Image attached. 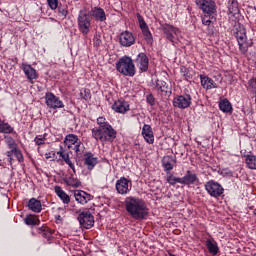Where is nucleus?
I'll return each instance as SVG.
<instances>
[{
	"label": "nucleus",
	"instance_id": "obj_1",
	"mask_svg": "<svg viewBox=\"0 0 256 256\" xmlns=\"http://www.w3.org/2000/svg\"><path fill=\"white\" fill-rule=\"evenodd\" d=\"M124 207L135 221H143L147 219L149 216V208H147V203L145 200L135 197V196H128L124 200Z\"/></svg>",
	"mask_w": 256,
	"mask_h": 256
},
{
	"label": "nucleus",
	"instance_id": "obj_2",
	"mask_svg": "<svg viewBox=\"0 0 256 256\" xmlns=\"http://www.w3.org/2000/svg\"><path fill=\"white\" fill-rule=\"evenodd\" d=\"M96 123L98 127L93 128L92 137L95 141L101 143H113L117 139V130L109 124L107 119L103 116L97 118Z\"/></svg>",
	"mask_w": 256,
	"mask_h": 256
},
{
	"label": "nucleus",
	"instance_id": "obj_3",
	"mask_svg": "<svg viewBox=\"0 0 256 256\" xmlns=\"http://www.w3.org/2000/svg\"><path fill=\"white\" fill-rule=\"evenodd\" d=\"M93 21V17L89 13L87 9H82L78 13L77 23L78 30L82 35L87 36L91 32V23Z\"/></svg>",
	"mask_w": 256,
	"mask_h": 256
},
{
	"label": "nucleus",
	"instance_id": "obj_4",
	"mask_svg": "<svg viewBox=\"0 0 256 256\" xmlns=\"http://www.w3.org/2000/svg\"><path fill=\"white\" fill-rule=\"evenodd\" d=\"M116 69L118 73L126 77H135V64L133 63V59L129 56L120 58L116 63Z\"/></svg>",
	"mask_w": 256,
	"mask_h": 256
},
{
	"label": "nucleus",
	"instance_id": "obj_5",
	"mask_svg": "<svg viewBox=\"0 0 256 256\" xmlns=\"http://www.w3.org/2000/svg\"><path fill=\"white\" fill-rule=\"evenodd\" d=\"M234 36L238 41L239 50L245 55L249 51V42H247V31L243 24L238 23L234 26Z\"/></svg>",
	"mask_w": 256,
	"mask_h": 256
},
{
	"label": "nucleus",
	"instance_id": "obj_6",
	"mask_svg": "<svg viewBox=\"0 0 256 256\" xmlns=\"http://www.w3.org/2000/svg\"><path fill=\"white\" fill-rule=\"evenodd\" d=\"M160 27L167 41H170V43H172L173 45H175V43L179 41V35H181V31L179 30V28L167 23L162 24Z\"/></svg>",
	"mask_w": 256,
	"mask_h": 256
},
{
	"label": "nucleus",
	"instance_id": "obj_7",
	"mask_svg": "<svg viewBox=\"0 0 256 256\" xmlns=\"http://www.w3.org/2000/svg\"><path fill=\"white\" fill-rule=\"evenodd\" d=\"M204 187L208 195H210V197H214V199L221 197V195L225 193V189L223 188V186L215 180H210L206 182Z\"/></svg>",
	"mask_w": 256,
	"mask_h": 256
},
{
	"label": "nucleus",
	"instance_id": "obj_8",
	"mask_svg": "<svg viewBox=\"0 0 256 256\" xmlns=\"http://www.w3.org/2000/svg\"><path fill=\"white\" fill-rule=\"evenodd\" d=\"M195 3L203 12L204 15H216L217 14V4L214 0H195Z\"/></svg>",
	"mask_w": 256,
	"mask_h": 256
},
{
	"label": "nucleus",
	"instance_id": "obj_9",
	"mask_svg": "<svg viewBox=\"0 0 256 256\" xmlns=\"http://www.w3.org/2000/svg\"><path fill=\"white\" fill-rule=\"evenodd\" d=\"M192 101L193 98L190 94H182L174 97L172 103L173 106L177 109H189V107H191Z\"/></svg>",
	"mask_w": 256,
	"mask_h": 256
},
{
	"label": "nucleus",
	"instance_id": "obj_10",
	"mask_svg": "<svg viewBox=\"0 0 256 256\" xmlns=\"http://www.w3.org/2000/svg\"><path fill=\"white\" fill-rule=\"evenodd\" d=\"M78 221L84 229H91L95 225V217L89 210L82 211L78 216Z\"/></svg>",
	"mask_w": 256,
	"mask_h": 256
},
{
	"label": "nucleus",
	"instance_id": "obj_11",
	"mask_svg": "<svg viewBox=\"0 0 256 256\" xmlns=\"http://www.w3.org/2000/svg\"><path fill=\"white\" fill-rule=\"evenodd\" d=\"M45 103L49 109H63L65 107L63 101L52 92L46 93Z\"/></svg>",
	"mask_w": 256,
	"mask_h": 256
},
{
	"label": "nucleus",
	"instance_id": "obj_12",
	"mask_svg": "<svg viewBox=\"0 0 256 256\" xmlns=\"http://www.w3.org/2000/svg\"><path fill=\"white\" fill-rule=\"evenodd\" d=\"M119 43L121 47H131L135 45V36L129 31H123L119 36Z\"/></svg>",
	"mask_w": 256,
	"mask_h": 256
},
{
	"label": "nucleus",
	"instance_id": "obj_13",
	"mask_svg": "<svg viewBox=\"0 0 256 256\" xmlns=\"http://www.w3.org/2000/svg\"><path fill=\"white\" fill-rule=\"evenodd\" d=\"M135 63L142 73H146V71L149 70V57H147V54L143 52L139 53L137 55Z\"/></svg>",
	"mask_w": 256,
	"mask_h": 256
},
{
	"label": "nucleus",
	"instance_id": "obj_14",
	"mask_svg": "<svg viewBox=\"0 0 256 256\" xmlns=\"http://www.w3.org/2000/svg\"><path fill=\"white\" fill-rule=\"evenodd\" d=\"M89 13L92 19L98 23H104V21H107V14H105V10L101 7L95 6L91 8Z\"/></svg>",
	"mask_w": 256,
	"mask_h": 256
},
{
	"label": "nucleus",
	"instance_id": "obj_15",
	"mask_svg": "<svg viewBox=\"0 0 256 256\" xmlns=\"http://www.w3.org/2000/svg\"><path fill=\"white\" fill-rule=\"evenodd\" d=\"M154 89L161 93V95H163L164 97H171V87H169L167 82L163 80H156Z\"/></svg>",
	"mask_w": 256,
	"mask_h": 256
},
{
	"label": "nucleus",
	"instance_id": "obj_16",
	"mask_svg": "<svg viewBox=\"0 0 256 256\" xmlns=\"http://www.w3.org/2000/svg\"><path fill=\"white\" fill-rule=\"evenodd\" d=\"M99 163V159L91 152L84 154V165H86L88 171H93L95 166Z\"/></svg>",
	"mask_w": 256,
	"mask_h": 256
},
{
	"label": "nucleus",
	"instance_id": "obj_17",
	"mask_svg": "<svg viewBox=\"0 0 256 256\" xmlns=\"http://www.w3.org/2000/svg\"><path fill=\"white\" fill-rule=\"evenodd\" d=\"M129 183L130 180H128L125 177H121L119 180L116 181V191L120 195H127L129 193Z\"/></svg>",
	"mask_w": 256,
	"mask_h": 256
},
{
	"label": "nucleus",
	"instance_id": "obj_18",
	"mask_svg": "<svg viewBox=\"0 0 256 256\" xmlns=\"http://www.w3.org/2000/svg\"><path fill=\"white\" fill-rule=\"evenodd\" d=\"M142 137H144V140L149 145H153V143H155V135L153 134V128H151V125L144 124L142 127Z\"/></svg>",
	"mask_w": 256,
	"mask_h": 256
},
{
	"label": "nucleus",
	"instance_id": "obj_19",
	"mask_svg": "<svg viewBox=\"0 0 256 256\" xmlns=\"http://www.w3.org/2000/svg\"><path fill=\"white\" fill-rule=\"evenodd\" d=\"M112 109L115 111V113H121L122 115H125V113H127V111L130 109L129 102L125 100H117L112 105Z\"/></svg>",
	"mask_w": 256,
	"mask_h": 256
},
{
	"label": "nucleus",
	"instance_id": "obj_20",
	"mask_svg": "<svg viewBox=\"0 0 256 256\" xmlns=\"http://www.w3.org/2000/svg\"><path fill=\"white\" fill-rule=\"evenodd\" d=\"M74 197H75L76 201L78 203H80L81 205H85V204L89 203V201H91V199H93V196H91V194H89L83 190H76L74 192Z\"/></svg>",
	"mask_w": 256,
	"mask_h": 256
},
{
	"label": "nucleus",
	"instance_id": "obj_21",
	"mask_svg": "<svg viewBox=\"0 0 256 256\" xmlns=\"http://www.w3.org/2000/svg\"><path fill=\"white\" fill-rule=\"evenodd\" d=\"M22 70L30 83H33V80L39 77V75L37 74V70L32 68L30 64L23 63Z\"/></svg>",
	"mask_w": 256,
	"mask_h": 256
},
{
	"label": "nucleus",
	"instance_id": "obj_22",
	"mask_svg": "<svg viewBox=\"0 0 256 256\" xmlns=\"http://www.w3.org/2000/svg\"><path fill=\"white\" fill-rule=\"evenodd\" d=\"M181 185H195L197 181H199V178L197 177V174L191 172V170H188L186 174L180 178Z\"/></svg>",
	"mask_w": 256,
	"mask_h": 256
},
{
	"label": "nucleus",
	"instance_id": "obj_23",
	"mask_svg": "<svg viewBox=\"0 0 256 256\" xmlns=\"http://www.w3.org/2000/svg\"><path fill=\"white\" fill-rule=\"evenodd\" d=\"M228 15L229 17H234V19H239V4L235 0H229L228 3Z\"/></svg>",
	"mask_w": 256,
	"mask_h": 256
},
{
	"label": "nucleus",
	"instance_id": "obj_24",
	"mask_svg": "<svg viewBox=\"0 0 256 256\" xmlns=\"http://www.w3.org/2000/svg\"><path fill=\"white\" fill-rule=\"evenodd\" d=\"M200 81L204 89H217V83L209 76L200 75Z\"/></svg>",
	"mask_w": 256,
	"mask_h": 256
},
{
	"label": "nucleus",
	"instance_id": "obj_25",
	"mask_svg": "<svg viewBox=\"0 0 256 256\" xmlns=\"http://www.w3.org/2000/svg\"><path fill=\"white\" fill-rule=\"evenodd\" d=\"M54 191L57 197H59L62 203H64V205H69V203L71 202V198L66 194L63 188H61V186H55Z\"/></svg>",
	"mask_w": 256,
	"mask_h": 256
},
{
	"label": "nucleus",
	"instance_id": "obj_26",
	"mask_svg": "<svg viewBox=\"0 0 256 256\" xmlns=\"http://www.w3.org/2000/svg\"><path fill=\"white\" fill-rule=\"evenodd\" d=\"M28 209L30 211H33V213H41V211H43L41 201L35 198H31L28 202Z\"/></svg>",
	"mask_w": 256,
	"mask_h": 256
},
{
	"label": "nucleus",
	"instance_id": "obj_27",
	"mask_svg": "<svg viewBox=\"0 0 256 256\" xmlns=\"http://www.w3.org/2000/svg\"><path fill=\"white\" fill-rule=\"evenodd\" d=\"M177 163L175 158L173 156H165L162 159V166L165 169V171H173L174 165Z\"/></svg>",
	"mask_w": 256,
	"mask_h": 256
},
{
	"label": "nucleus",
	"instance_id": "obj_28",
	"mask_svg": "<svg viewBox=\"0 0 256 256\" xmlns=\"http://www.w3.org/2000/svg\"><path fill=\"white\" fill-rule=\"evenodd\" d=\"M0 133L17 135V132H15V128H13L9 123L1 119H0Z\"/></svg>",
	"mask_w": 256,
	"mask_h": 256
},
{
	"label": "nucleus",
	"instance_id": "obj_29",
	"mask_svg": "<svg viewBox=\"0 0 256 256\" xmlns=\"http://www.w3.org/2000/svg\"><path fill=\"white\" fill-rule=\"evenodd\" d=\"M77 142H79V136L75 134H68L65 136L64 143L68 147V149H71L73 145H75Z\"/></svg>",
	"mask_w": 256,
	"mask_h": 256
},
{
	"label": "nucleus",
	"instance_id": "obj_30",
	"mask_svg": "<svg viewBox=\"0 0 256 256\" xmlns=\"http://www.w3.org/2000/svg\"><path fill=\"white\" fill-rule=\"evenodd\" d=\"M219 109L223 113H231L233 111V105L227 99H223L219 102Z\"/></svg>",
	"mask_w": 256,
	"mask_h": 256
},
{
	"label": "nucleus",
	"instance_id": "obj_31",
	"mask_svg": "<svg viewBox=\"0 0 256 256\" xmlns=\"http://www.w3.org/2000/svg\"><path fill=\"white\" fill-rule=\"evenodd\" d=\"M206 246L211 255L215 256L217 253H219V246L217 245V242L208 239L206 241Z\"/></svg>",
	"mask_w": 256,
	"mask_h": 256
},
{
	"label": "nucleus",
	"instance_id": "obj_32",
	"mask_svg": "<svg viewBox=\"0 0 256 256\" xmlns=\"http://www.w3.org/2000/svg\"><path fill=\"white\" fill-rule=\"evenodd\" d=\"M65 183L70 187L81 186V181H79V179H77L73 174H70V176L65 179Z\"/></svg>",
	"mask_w": 256,
	"mask_h": 256
},
{
	"label": "nucleus",
	"instance_id": "obj_33",
	"mask_svg": "<svg viewBox=\"0 0 256 256\" xmlns=\"http://www.w3.org/2000/svg\"><path fill=\"white\" fill-rule=\"evenodd\" d=\"M39 235H41L44 239H51L53 233L51 232V229H49L46 226H42L40 228L37 229Z\"/></svg>",
	"mask_w": 256,
	"mask_h": 256
},
{
	"label": "nucleus",
	"instance_id": "obj_34",
	"mask_svg": "<svg viewBox=\"0 0 256 256\" xmlns=\"http://www.w3.org/2000/svg\"><path fill=\"white\" fill-rule=\"evenodd\" d=\"M246 165L248 169H256V156L255 155H247L246 156Z\"/></svg>",
	"mask_w": 256,
	"mask_h": 256
},
{
	"label": "nucleus",
	"instance_id": "obj_35",
	"mask_svg": "<svg viewBox=\"0 0 256 256\" xmlns=\"http://www.w3.org/2000/svg\"><path fill=\"white\" fill-rule=\"evenodd\" d=\"M213 21H215V14H204V16L202 17V23L207 27H209V25H211Z\"/></svg>",
	"mask_w": 256,
	"mask_h": 256
},
{
	"label": "nucleus",
	"instance_id": "obj_36",
	"mask_svg": "<svg viewBox=\"0 0 256 256\" xmlns=\"http://www.w3.org/2000/svg\"><path fill=\"white\" fill-rule=\"evenodd\" d=\"M57 9H58V15L63 19H65L67 15H69V11L67 10L68 9L67 5L59 4Z\"/></svg>",
	"mask_w": 256,
	"mask_h": 256
},
{
	"label": "nucleus",
	"instance_id": "obj_37",
	"mask_svg": "<svg viewBox=\"0 0 256 256\" xmlns=\"http://www.w3.org/2000/svg\"><path fill=\"white\" fill-rule=\"evenodd\" d=\"M80 97L81 99H84V101H91V90L87 88H83L80 90Z\"/></svg>",
	"mask_w": 256,
	"mask_h": 256
},
{
	"label": "nucleus",
	"instance_id": "obj_38",
	"mask_svg": "<svg viewBox=\"0 0 256 256\" xmlns=\"http://www.w3.org/2000/svg\"><path fill=\"white\" fill-rule=\"evenodd\" d=\"M5 143L8 145L9 149H17V142H15V139L11 136H4Z\"/></svg>",
	"mask_w": 256,
	"mask_h": 256
},
{
	"label": "nucleus",
	"instance_id": "obj_39",
	"mask_svg": "<svg viewBox=\"0 0 256 256\" xmlns=\"http://www.w3.org/2000/svg\"><path fill=\"white\" fill-rule=\"evenodd\" d=\"M142 33L144 35L145 41L149 45H151L153 43V35L151 34V31L149 30V28H146V29L142 30Z\"/></svg>",
	"mask_w": 256,
	"mask_h": 256
},
{
	"label": "nucleus",
	"instance_id": "obj_40",
	"mask_svg": "<svg viewBox=\"0 0 256 256\" xmlns=\"http://www.w3.org/2000/svg\"><path fill=\"white\" fill-rule=\"evenodd\" d=\"M166 181L169 183V185H177V183H180L181 185V178L175 177L173 174H169Z\"/></svg>",
	"mask_w": 256,
	"mask_h": 256
},
{
	"label": "nucleus",
	"instance_id": "obj_41",
	"mask_svg": "<svg viewBox=\"0 0 256 256\" xmlns=\"http://www.w3.org/2000/svg\"><path fill=\"white\" fill-rule=\"evenodd\" d=\"M24 223L26 225H39V220L36 219L35 216H26V218L24 219Z\"/></svg>",
	"mask_w": 256,
	"mask_h": 256
},
{
	"label": "nucleus",
	"instance_id": "obj_42",
	"mask_svg": "<svg viewBox=\"0 0 256 256\" xmlns=\"http://www.w3.org/2000/svg\"><path fill=\"white\" fill-rule=\"evenodd\" d=\"M13 152H14V155H15V157H16V159H17V161H18L19 163H23V161H25V158L23 157V153L21 152V150H19L18 147L15 148V149L13 150Z\"/></svg>",
	"mask_w": 256,
	"mask_h": 256
},
{
	"label": "nucleus",
	"instance_id": "obj_43",
	"mask_svg": "<svg viewBox=\"0 0 256 256\" xmlns=\"http://www.w3.org/2000/svg\"><path fill=\"white\" fill-rule=\"evenodd\" d=\"M57 155H59V157H61L65 163H69V161H71L69 153L63 152V147L60 148V151L57 152Z\"/></svg>",
	"mask_w": 256,
	"mask_h": 256
},
{
	"label": "nucleus",
	"instance_id": "obj_44",
	"mask_svg": "<svg viewBox=\"0 0 256 256\" xmlns=\"http://www.w3.org/2000/svg\"><path fill=\"white\" fill-rule=\"evenodd\" d=\"M137 19L139 21L141 31L149 29V26H147V23L145 22V19H143V16H141V14H137Z\"/></svg>",
	"mask_w": 256,
	"mask_h": 256
},
{
	"label": "nucleus",
	"instance_id": "obj_45",
	"mask_svg": "<svg viewBox=\"0 0 256 256\" xmlns=\"http://www.w3.org/2000/svg\"><path fill=\"white\" fill-rule=\"evenodd\" d=\"M47 3L52 11H55L59 7V0H47Z\"/></svg>",
	"mask_w": 256,
	"mask_h": 256
},
{
	"label": "nucleus",
	"instance_id": "obj_46",
	"mask_svg": "<svg viewBox=\"0 0 256 256\" xmlns=\"http://www.w3.org/2000/svg\"><path fill=\"white\" fill-rule=\"evenodd\" d=\"M34 142L36 145H45V136L44 135H38L35 137Z\"/></svg>",
	"mask_w": 256,
	"mask_h": 256
},
{
	"label": "nucleus",
	"instance_id": "obj_47",
	"mask_svg": "<svg viewBox=\"0 0 256 256\" xmlns=\"http://www.w3.org/2000/svg\"><path fill=\"white\" fill-rule=\"evenodd\" d=\"M83 145V143L81 142V140H79L78 142H76L74 144V151L76 153V155H81V146Z\"/></svg>",
	"mask_w": 256,
	"mask_h": 256
},
{
	"label": "nucleus",
	"instance_id": "obj_48",
	"mask_svg": "<svg viewBox=\"0 0 256 256\" xmlns=\"http://www.w3.org/2000/svg\"><path fill=\"white\" fill-rule=\"evenodd\" d=\"M249 88L256 94V78H251L248 82Z\"/></svg>",
	"mask_w": 256,
	"mask_h": 256
},
{
	"label": "nucleus",
	"instance_id": "obj_49",
	"mask_svg": "<svg viewBox=\"0 0 256 256\" xmlns=\"http://www.w3.org/2000/svg\"><path fill=\"white\" fill-rule=\"evenodd\" d=\"M146 101L148 105H151V107H153V105H155V97L153 96V94H148L146 96Z\"/></svg>",
	"mask_w": 256,
	"mask_h": 256
},
{
	"label": "nucleus",
	"instance_id": "obj_50",
	"mask_svg": "<svg viewBox=\"0 0 256 256\" xmlns=\"http://www.w3.org/2000/svg\"><path fill=\"white\" fill-rule=\"evenodd\" d=\"M94 45H95V47H101V39L95 38L94 39Z\"/></svg>",
	"mask_w": 256,
	"mask_h": 256
},
{
	"label": "nucleus",
	"instance_id": "obj_51",
	"mask_svg": "<svg viewBox=\"0 0 256 256\" xmlns=\"http://www.w3.org/2000/svg\"><path fill=\"white\" fill-rule=\"evenodd\" d=\"M13 154L15 155V152H13V149H11L10 151L6 152V155L10 158L13 157Z\"/></svg>",
	"mask_w": 256,
	"mask_h": 256
},
{
	"label": "nucleus",
	"instance_id": "obj_52",
	"mask_svg": "<svg viewBox=\"0 0 256 256\" xmlns=\"http://www.w3.org/2000/svg\"><path fill=\"white\" fill-rule=\"evenodd\" d=\"M66 164L70 167V169H73V167L75 166V164H73V162H71V160H68V162H66Z\"/></svg>",
	"mask_w": 256,
	"mask_h": 256
},
{
	"label": "nucleus",
	"instance_id": "obj_53",
	"mask_svg": "<svg viewBox=\"0 0 256 256\" xmlns=\"http://www.w3.org/2000/svg\"><path fill=\"white\" fill-rule=\"evenodd\" d=\"M226 175H228L229 177H233V172L231 170H228L226 172Z\"/></svg>",
	"mask_w": 256,
	"mask_h": 256
},
{
	"label": "nucleus",
	"instance_id": "obj_54",
	"mask_svg": "<svg viewBox=\"0 0 256 256\" xmlns=\"http://www.w3.org/2000/svg\"><path fill=\"white\" fill-rule=\"evenodd\" d=\"M71 169H72V171H73V173L75 175V173H77V171L75 170V166H73V168H71Z\"/></svg>",
	"mask_w": 256,
	"mask_h": 256
},
{
	"label": "nucleus",
	"instance_id": "obj_55",
	"mask_svg": "<svg viewBox=\"0 0 256 256\" xmlns=\"http://www.w3.org/2000/svg\"><path fill=\"white\" fill-rule=\"evenodd\" d=\"M11 161H13V158H12V157L9 158V162H10V163H11Z\"/></svg>",
	"mask_w": 256,
	"mask_h": 256
}]
</instances>
